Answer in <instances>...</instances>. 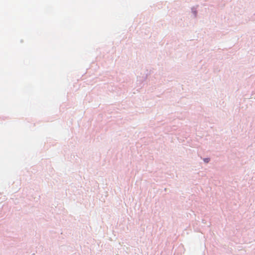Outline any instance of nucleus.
<instances>
[{
	"mask_svg": "<svg viewBox=\"0 0 255 255\" xmlns=\"http://www.w3.org/2000/svg\"><path fill=\"white\" fill-rule=\"evenodd\" d=\"M204 161H205V162H208V161H209V159H207V158H206V159H204Z\"/></svg>",
	"mask_w": 255,
	"mask_h": 255,
	"instance_id": "f257e3e1",
	"label": "nucleus"
}]
</instances>
